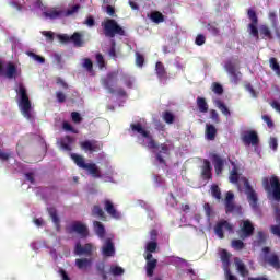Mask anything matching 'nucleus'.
I'll return each instance as SVG.
<instances>
[{"label": "nucleus", "mask_w": 280, "mask_h": 280, "mask_svg": "<svg viewBox=\"0 0 280 280\" xmlns=\"http://www.w3.org/2000/svg\"><path fill=\"white\" fill-rule=\"evenodd\" d=\"M80 8H81L80 4H75V5H72L68 10H63L65 19H67L69 16H73V14H78V12H80Z\"/></svg>", "instance_id": "c03bdc74"}, {"label": "nucleus", "mask_w": 280, "mask_h": 280, "mask_svg": "<svg viewBox=\"0 0 280 280\" xmlns=\"http://www.w3.org/2000/svg\"><path fill=\"white\" fill-rule=\"evenodd\" d=\"M74 253L75 255H85L86 257H91V255H93V245L91 243H86L82 246L81 243H77Z\"/></svg>", "instance_id": "a211bd4d"}, {"label": "nucleus", "mask_w": 280, "mask_h": 280, "mask_svg": "<svg viewBox=\"0 0 280 280\" xmlns=\"http://www.w3.org/2000/svg\"><path fill=\"white\" fill-rule=\"evenodd\" d=\"M84 25H88V27H95V18L89 15L84 22Z\"/></svg>", "instance_id": "338daca9"}, {"label": "nucleus", "mask_w": 280, "mask_h": 280, "mask_svg": "<svg viewBox=\"0 0 280 280\" xmlns=\"http://www.w3.org/2000/svg\"><path fill=\"white\" fill-rule=\"evenodd\" d=\"M224 69L229 73L230 80L231 82H233V84H237L240 80H242V72L237 70L235 63H233L232 61H226Z\"/></svg>", "instance_id": "9b49d317"}, {"label": "nucleus", "mask_w": 280, "mask_h": 280, "mask_svg": "<svg viewBox=\"0 0 280 280\" xmlns=\"http://www.w3.org/2000/svg\"><path fill=\"white\" fill-rule=\"evenodd\" d=\"M275 221L277 224H280V207L275 206Z\"/></svg>", "instance_id": "774afa93"}, {"label": "nucleus", "mask_w": 280, "mask_h": 280, "mask_svg": "<svg viewBox=\"0 0 280 280\" xmlns=\"http://www.w3.org/2000/svg\"><path fill=\"white\" fill-rule=\"evenodd\" d=\"M155 73L159 80H167V70H165V65H163V62L158 61L155 63Z\"/></svg>", "instance_id": "a878e982"}, {"label": "nucleus", "mask_w": 280, "mask_h": 280, "mask_svg": "<svg viewBox=\"0 0 280 280\" xmlns=\"http://www.w3.org/2000/svg\"><path fill=\"white\" fill-rule=\"evenodd\" d=\"M162 119L165 121V124H174L176 116L172 114L170 110H165L162 113Z\"/></svg>", "instance_id": "37998d69"}, {"label": "nucleus", "mask_w": 280, "mask_h": 280, "mask_svg": "<svg viewBox=\"0 0 280 280\" xmlns=\"http://www.w3.org/2000/svg\"><path fill=\"white\" fill-rule=\"evenodd\" d=\"M224 229L225 231H229V233H233V226L226 220L218 222L214 226V233L220 240H224Z\"/></svg>", "instance_id": "2eb2a0df"}, {"label": "nucleus", "mask_w": 280, "mask_h": 280, "mask_svg": "<svg viewBox=\"0 0 280 280\" xmlns=\"http://www.w3.org/2000/svg\"><path fill=\"white\" fill-rule=\"evenodd\" d=\"M80 145L85 152H100V150L104 148V144L97 140H85L81 142Z\"/></svg>", "instance_id": "4468645a"}, {"label": "nucleus", "mask_w": 280, "mask_h": 280, "mask_svg": "<svg viewBox=\"0 0 280 280\" xmlns=\"http://www.w3.org/2000/svg\"><path fill=\"white\" fill-rule=\"evenodd\" d=\"M94 231L101 240L106 236V228H104V224L100 221H94L93 222Z\"/></svg>", "instance_id": "c85d7f7f"}, {"label": "nucleus", "mask_w": 280, "mask_h": 280, "mask_svg": "<svg viewBox=\"0 0 280 280\" xmlns=\"http://www.w3.org/2000/svg\"><path fill=\"white\" fill-rule=\"evenodd\" d=\"M103 32L107 38H115V36H126L124 27L117 23L116 20L106 19L101 23Z\"/></svg>", "instance_id": "7ed1b4c3"}, {"label": "nucleus", "mask_w": 280, "mask_h": 280, "mask_svg": "<svg viewBox=\"0 0 280 280\" xmlns=\"http://www.w3.org/2000/svg\"><path fill=\"white\" fill-rule=\"evenodd\" d=\"M56 97H57V102H59V104H65V102H67V95L62 91H57Z\"/></svg>", "instance_id": "13d9d810"}, {"label": "nucleus", "mask_w": 280, "mask_h": 280, "mask_svg": "<svg viewBox=\"0 0 280 280\" xmlns=\"http://www.w3.org/2000/svg\"><path fill=\"white\" fill-rule=\"evenodd\" d=\"M212 170L211 162L209 160H203V165L201 166L202 180H211V178H213V174L211 173Z\"/></svg>", "instance_id": "aec40b11"}, {"label": "nucleus", "mask_w": 280, "mask_h": 280, "mask_svg": "<svg viewBox=\"0 0 280 280\" xmlns=\"http://www.w3.org/2000/svg\"><path fill=\"white\" fill-rule=\"evenodd\" d=\"M70 40L74 44V47H82L84 42L82 40V34L75 32L70 36Z\"/></svg>", "instance_id": "e433bc0d"}, {"label": "nucleus", "mask_w": 280, "mask_h": 280, "mask_svg": "<svg viewBox=\"0 0 280 280\" xmlns=\"http://www.w3.org/2000/svg\"><path fill=\"white\" fill-rule=\"evenodd\" d=\"M242 182L245 187V194L247 196L249 207H252V209H257L259 207V197L257 196V191H255V188L250 186V182H248L246 177H242Z\"/></svg>", "instance_id": "0eeeda50"}, {"label": "nucleus", "mask_w": 280, "mask_h": 280, "mask_svg": "<svg viewBox=\"0 0 280 280\" xmlns=\"http://www.w3.org/2000/svg\"><path fill=\"white\" fill-rule=\"evenodd\" d=\"M92 215L93 218H100L102 222H106L108 220L106 212H104V209H102V207L98 205L93 206Z\"/></svg>", "instance_id": "393cba45"}, {"label": "nucleus", "mask_w": 280, "mask_h": 280, "mask_svg": "<svg viewBox=\"0 0 280 280\" xmlns=\"http://www.w3.org/2000/svg\"><path fill=\"white\" fill-rule=\"evenodd\" d=\"M207 30L210 32V34H212V36H220V27H218V23H209L207 25Z\"/></svg>", "instance_id": "49530a36"}, {"label": "nucleus", "mask_w": 280, "mask_h": 280, "mask_svg": "<svg viewBox=\"0 0 280 280\" xmlns=\"http://www.w3.org/2000/svg\"><path fill=\"white\" fill-rule=\"evenodd\" d=\"M136 65L140 68L145 65V57H143V55H141L140 52H136Z\"/></svg>", "instance_id": "6e6d98bb"}, {"label": "nucleus", "mask_w": 280, "mask_h": 280, "mask_svg": "<svg viewBox=\"0 0 280 280\" xmlns=\"http://www.w3.org/2000/svg\"><path fill=\"white\" fill-rule=\"evenodd\" d=\"M83 69L88 71V73L95 75V70H93V61L90 58H84L82 63Z\"/></svg>", "instance_id": "58836bf2"}, {"label": "nucleus", "mask_w": 280, "mask_h": 280, "mask_svg": "<svg viewBox=\"0 0 280 280\" xmlns=\"http://www.w3.org/2000/svg\"><path fill=\"white\" fill-rule=\"evenodd\" d=\"M69 233H77L82 240L89 235V226L80 221H73L68 228Z\"/></svg>", "instance_id": "9d476101"}, {"label": "nucleus", "mask_w": 280, "mask_h": 280, "mask_svg": "<svg viewBox=\"0 0 280 280\" xmlns=\"http://www.w3.org/2000/svg\"><path fill=\"white\" fill-rule=\"evenodd\" d=\"M130 128L132 132H137L138 135H141V137L147 139V147L149 148V150H159L160 148V150L155 152V161H158L160 165L167 166V162L165 161V158H163V154L165 156H170V145H167L166 143H162L159 145V142H156L152 133H150V130H145L141 122L131 124Z\"/></svg>", "instance_id": "f257e3e1"}, {"label": "nucleus", "mask_w": 280, "mask_h": 280, "mask_svg": "<svg viewBox=\"0 0 280 280\" xmlns=\"http://www.w3.org/2000/svg\"><path fill=\"white\" fill-rule=\"evenodd\" d=\"M62 128H63V130H66L67 132H73V135H78V130H75V129L73 128V126H71V124H69V122H67V121H63Z\"/></svg>", "instance_id": "bf43d9fd"}, {"label": "nucleus", "mask_w": 280, "mask_h": 280, "mask_svg": "<svg viewBox=\"0 0 280 280\" xmlns=\"http://www.w3.org/2000/svg\"><path fill=\"white\" fill-rule=\"evenodd\" d=\"M262 253L265 264H268V266H271V268H275V270H280L279 255H277V253L270 254V247H262Z\"/></svg>", "instance_id": "1a4fd4ad"}, {"label": "nucleus", "mask_w": 280, "mask_h": 280, "mask_svg": "<svg viewBox=\"0 0 280 280\" xmlns=\"http://www.w3.org/2000/svg\"><path fill=\"white\" fill-rule=\"evenodd\" d=\"M96 270L103 280H108V275L106 273V265L104 262H98L96 265Z\"/></svg>", "instance_id": "a18cd8bd"}, {"label": "nucleus", "mask_w": 280, "mask_h": 280, "mask_svg": "<svg viewBox=\"0 0 280 280\" xmlns=\"http://www.w3.org/2000/svg\"><path fill=\"white\" fill-rule=\"evenodd\" d=\"M261 118L264 121H266L268 128H275V122L272 121V118H270V116L262 115Z\"/></svg>", "instance_id": "0e129e2a"}, {"label": "nucleus", "mask_w": 280, "mask_h": 280, "mask_svg": "<svg viewBox=\"0 0 280 280\" xmlns=\"http://www.w3.org/2000/svg\"><path fill=\"white\" fill-rule=\"evenodd\" d=\"M152 254H147L145 259H147V276L149 277H154V270H156V265L159 264V260L155 258H152Z\"/></svg>", "instance_id": "6ab92c4d"}, {"label": "nucleus", "mask_w": 280, "mask_h": 280, "mask_svg": "<svg viewBox=\"0 0 280 280\" xmlns=\"http://www.w3.org/2000/svg\"><path fill=\"white\" fill-rule=\"evenodd\" d=\"M231 244L232 248H234L235 250H244L246 246L243 240H233Z\"/></svg>", "instance_id": "8fccbe9b"}, {"label": "nucleus", "mask_w": 280, "mask_h": 280, "mask_svg": "<svg viewBox=\"0 0 280 280\" xmlns=\"http://www.w3.org/2000/svg\"><path fill=\"white\" fill-rule=\"evenodd\" d=\"M71 159L74 161L75 165L78 167H81V170H85L89 163L84 162V158L82 155H79L77 153H71Z\"/></svg>", "instance_id": "7c9ffc66"}, {"label": "nucleus", "mask_w": 280, "mask_h": 280, "mask_svg": "<svg viewBox=\"0 0 280 280\" xmlns=\"http://www.w3.org/2000/svg\"><path fill=\"white\" fill-rule=\"evenodd\" d=\"M225 213H233L234 211H240V206L235 205V194L233 191H228L224 198Z\"/></svg>", "instance_id": "ddd939ff"}, {"label": "nucleus", "mask_w": 280, "mask_h": 280, "mask_svg": "<svg viewBox=\"0 0 280 280\" xmlns=\"http://www.w3.org/2000/svg\"><path fill=\"white\" fill-rule=\"evenodd\" d=\"M47 19H65V10L52 8L49 11L44 12Z\"/></svg>", "instance_id": "5701e85b"}, {"label": "nucleus", "mask_w": 280, "mask_h": 280, "mask_svg": "<svg viewBox=\"0 0 280 280\" xmlns=\"http://www.w3.org/2000/svg\"><path fill=\"white\" fill-rule=\"evenodd\" d=\"M262 187L267 194H272L273 200L280 202V180L279 177L272 175L270 178H262Z\"/></svg>", "instance_id": "39448f33"}, {"label": "nucleus", "mask_w": 280, "mask_h": 280, "mask_svg": "<svg viewBox=\"0 0 280 280\" xmlns=\"http://www.w3.org/2000/svg\"><path fill=\"white\" fill-rule=\"evenodd\" d=\"M73 141H74L73 137L65 136L59 139V145L61 150H63L65 152H71V150H73L71 148V144L73 143Z\"/></svg>", "instance_id": "412c9836"}, {"label": "nucleus", "mask_w": 280, "mask_h": 280, "mask_svg": "<svg viewBox=\"0 0 280 280\" xmlns=\"http://www.w3.org/2000/svg\"><path fill=\"white\" fill-rule=\"evenodd\" d=\"M237 235L241 240L253 237V235H255V225H253V222H250V220L242 221L237 230Z\"/></svg>", "instance_id": "6e6552de"}, {"label": "nucleus", "mask_w": 280, "mask_h": 280, "mask_svg": "<svg viewBox=\"0 0 280 280\" xmlns=\"http://www.w3.org/2000/svg\"><path fill=\"white\" fill-rule=\"evenodd\" d=\"M103 207H104L106 213H108V215H110V218H114V220H119L121 218V213H119L117 211V209L115 208V203H113V201H110V199H105L103 201Z\"/></svg>", "instance_id": "f3484780"}, {"label": "nucleus", "mask_w": 280, "mask_h": 280, "mask_svg": "<svg viewBox=\"0 0 280 280\" xmlns=\"http://www.w3.org/2000/svg\"><path fill=\"white\" fill-rule=\"evenodd\" d=\"M84 170L89 172L92 178H102V171H100V167H97V164L88 163V166H85Z\"/></svg>", "instance_id": "b1692460"}, {"label": "nucleus", "mask_w": 280, "mask_h": 280, "mask_svg": "<svg viewBox=\"0 0 280 280\" xmlns=\"http://www.w3.org/2000/svg\"><path fill=\"white\" fill-rule=\"evenodd\" d=\"M241 139L244 145H259V135L255 130L245 131Z\"/></svg>", "instance_id": "f8f14e48"}, {"label": "nucleus", "mask_w": 280, "mask_h": 280, "mask_svg": "<svg viewBox=\"0 0 280 280\" xmlns=\"http://www.w3.org/2000/svg\"><path fill=\"white\" fill-rule=\"evenodd\" d=\"M269 67L270 69H272V71H275L276 75L280 78V65H279V61H277V58L271 57L269 59Z\"/></svg>", "instance_id": "4c0bfd02"}, {"label": "nucleus", "mask_w": 280, "mask_h": 280, "mask_svg": "<svg viewBox=\"0 0 280 280\" xmlns=\"http://www.w3.org/2000/svg\"><path fill=\"white\" fill-rule=\"evenodd\" d=\"M215 135H218V129L213 125H206V138L208 141H215Z\"/></svg>", "instance_id": "c756f323"}, {"label": "nucleus", "mask_w": 280, "mask_h": 280, "mask_svg": "<svg viewBox=\"0 0 280 280\" xmlns=\"http://www.w3.org/2000/svg\"><path fill=\"white\" fill-rule=\"evenodd\" d=\"M270 233L280 240V223L270 226Z\"/></svg>", "instance_id": "4d7b16f0"}, {"label": "nucleus", "mask_w": 280, "mask_h": 280, "mask_svg": "<svg viewBox=\"0 0 280 280\" xmlns=\"http://www.w3.org/2000/svg\"><path fill=\"white\" fill-rule=\"evenodd\" d=\"M117 82V72H109L105 79H103L102 84L108 93L112 95H118V97H126L127 93L124 88L115 89Z\"/></svg>", "instance_id": "20e7f679"}, {"label": "nucleus", "mask_w": 280, "mask_h": 280, "mask_svg": "<svg viewBox=\"0 0 280 280\" xmlns=\"http://www.w3.org/2000/svg\"><path fill=\"white\" fill-rule=\"evenodd\" d=\"M91 264H93L92 259L89 258H77L75 266L79 270H84L86 268H91Z\"/></svg>", "instance_id": "cd10ccee"}, {"label": "nucleus", "mask_w": 280, "mask_h": 280, "mask_svg": "<svg viewBox=\"0 0 280 280\" xmlns=\"http://www.w3.org/2000/svg\"><path fill=\"white\" fill-rule=\"evenodd\" d=\"M247 16L250 21V23L247 25V31L249 34L255 38L256 40H259V33L262 36V38H268L269 40H272V32L270 31V27L268 25H259V18L257 16V12L254 11V9L247 10Z\"/></svg>", "instance_id": "f03ea898"}, {"label": "nucleus", "mask_w": 280, "mask_h": 280, "mask_svg": "<svg viewBox=\"0 0 280 280\" xmlns=\"http://www.w3.org/2000/svg\"><path fill=\"white\" fill-rule=\"evenodd\" d=\"M71 119L74 124H80L82 121V116L78 112H72Z\"/></svg>", "instance_id": "e2e57ef3"}, {"label": "nucleus", "mask_w": 280, "mask_h": 280, "mask_svg": "<svg viewBox=\"0 0 280 280\" xmlns=\"http://www.w3.org/2000/svg\"><path fill=\"white\" fill-rule=\"evenodd\" d=\"M269 147L273 152H277V148H279V142L277 141V138H270L269 140Z\"/></svg>", "instance_id": "69168bd1"}, {"label": "nucleus", "mask_w": 280, "mask_h": 280, "mask_svg": "<svg viewBox=\"0 0 280 280\" xmlns=\"http://www.w3.org/2000/svg\"><path fill=\"white\" fill-rule=\"evenodd\" d=\"M27 56H30V58H33V60H35L36 62H39V65H45V58L40 57V55H36L33 51H28Z\"/></svg>", "instance_id": "603ef678"}, {"label": "nucleus", "mask_w": 280, "mask_h": 280, "mask_svg": "<svg viewBox=\"0 0 280 280\" xmlns=\"http://www.w3.org/2000/svg\"><path fill=\"white\" fill-rule=\"evenodd\" d=\"M103 255L104 257H113L115 255V244L110 238H107L105 241V244L103 245Z\"/></svg>", "instance_id": "4be33fe9"}, {"label": "nucleus", "mask_w": 280, "mask_h": 280, "mask_svg": "<svg viewBox=\"0 0 280 280\" xmlns=\"http://www.w3.org/2000/svg\"><path fill=\"white\" fill-rule=\"evenodd\" d=\"M150 19L153 23H163L165 21V15L161 13L160 11H153L150 15Z\"/></svg>", "instance_id": "c9c22d12"}, {"label": "nucleus", "mask_w": 280, "mask_h": 280, "mask_svg": "<svg viewBox=\"0 0 280 280\" xmlns=\"http://www.w3.org/2000/svg\"><path fill=\"white\" fill-rule=\"evenodd\" d=\"M197 108H199V113H209V104L205 97H197Z\"/></svg>", "instance_id": "473e14b6"}, {"label": "nucleus", "mask_w": 280, "mask_h": 280, "mask_svg": "<svg viewBox=\"0 0 280 280\" xmlns=\"http://www.w3.org/2000/svg\"><path fill=\"white\" fill-rule=\"evenodd\" d=\"M122 82L127 86V89H132V78H130L128 74H125L122 77Z\"/></svg>", "instance_id": "680f3d73"}, {"label": "nucleus", "mask_w": 280, "mask_h": 280, "mask_svg": "<svg viewBox=\"0 0 280 280\" xmlns=\"http://www.w3.org/2000/svg\"><path fill=\"white\" fill-rule=\"evenodd\" d=\"M230 183H233V185H237L240 183V173L237 172V166H234L232 171L230 172Z\"/></svg>", "instance_id": "79ce46f5"}, {"label": "nucleus", "mask_w": 280, "mask_h": 280, "mask_svg": "<svg viewBox=\"0 0 280 280\" xmlns=\"http://www.w3.org/2000/svg\"><path fill=\"white\" fill-rule=\"evenodd\" d=\"M236 270L240 272L241 277H248L249 271L246 268V265L242 260H235Z\"/></svg>", "instance_id": "72a5a7b5"}, {"label": "nucleus", "mask_w": 280, "mask_h": 280, "mask_svg": "<svg viewBox=\"0 0 280 280\" xmlns=\"http://www.w3.org/2000/svg\"><path fill=\"white\" fill-rule=\"evenodd\" d=\"M147 252L152 255V253H156V249L159 248V243L156 241H150L147 243Z\"/></svg>", "instance_id": "09e8293b"}, {"label": "nucleus", "mask_w": 280, "mask_h": 280, "mask_svg": "<svg viewBox=\"0 0 280 280\" xmlns=\"http://www.w3.org/2000/svg\"><path fill=\"white\" fill-rule=\"evenodd\" d=\"M212 91L217 95H222V93H224V88L222 86V84L214 82L212 83Z\"/></svg>", "instance_id": "864d4df0"}, {"label": "nucleus", "mask_w": 280, "mask_h": 280, "mask_svg": "<svg viewBox=\"0 0 280 280\" xmlns=\"http://www.w3.org/2000/svg\"><path fill=\"white\" fill-rule=\"evenodd\" d=\"M48 213H49L54 224H56V226H60V218H58V210H56V208L51 207V208H48Z\"/></svg>", "instance_id": "ea45409f"}, {"label": "nucleus", "mask_w": 280, "mask_h": 280, "mask_svg": "<svg viewBox=\"0 0 280 280\" xmlns=\"http://www.w3.org/2000/svg\"><path fill=\"white\" fill-rule=\"evenodd\" d=\"M221 260L225 266H230V264H231V254H229V252H226V249H223L221 252Z\"/></svg>", "instance_id": "3c124183"}, {"label": "nucleus", "mask_w": 280, "mask_h": 280, "mask_svg": "<svg viewBox=\"0 0 280 280\" xmlns=\"http://www.w3.org/2000/svg\"><path fill=\"white\" fill-rule=\"evenodd\" d=\"M268 242V234L264 231H258L255 241L253 242L254 246H264Z\"/></svg>", "instance_id": "bb28decb"}, {"label": "nucleus", "mask_w": 280, "mask_h": 280, "mask_svg": "<svg viewBox=\"0 0 280 280\" xmlns=\"http://www.w3.org/2000/svg\"><path fill=\"white\" fill-rule=\"evenodd\" d=\"M96 65H98V69H106V60L104 59V56L102 52L96 54Z\"/></svg>", "instance_id": "de8ad7c7"}, {"label": "nucleus", "mask_w": 280, "mask_h": 280, "mask_svg": "<svg viewBox=\"0 0 280 280\" xmlns=\"http://www.w3.org/2000/svg\"><path fill=\"white\" fill-rule=\"evenodd\" d=\"M211 196L215 200H222V190L220 189V186L218 184H213L210 187Z\"/></svg>", "instance_id": "f704fd0d"}, {"label": "nucleus", "mask_w": 280, "mask_h": 280, "mask_svg": "<svg viewBox=\"0 0 280 280\" xmlns=\"http://www.w3.org/2000/svg\"><path fill=\"white\" fill-rule=\"evenodd\" d=\"M205 43H207V37H205L202 34L197 35L195 44L198 45V47H201V45H205Z\"/></svg>", "instance_id": "052dcab7"}, {"label": "nucleus", "mask_w": 280, "mask_h": 280, "mask_svg": "<svg viewBox=\"0 0 280 280\" xmlns=\"http://www.w3.org/2000/svg\"><path fill=\"white\" fill-rule=\"evenodd\" d=\"M210 159L212 161V164L214 165V172L217 176H220L222 172H224V165L226 163V160L222 159L218 153H212L210 155Z\"/></svg>", "instance_id": "dca6fc26"}, {"label": "nucleus", "mask_w": 280, "mask_h": 280, "mask_svg": "<svg viewBox=\"0 0 280 280\" xmlns=\"http://www.w3.org/2000/svg\"><path fill=\"white\" fill-rule=\"evenodd\" d=\"M110 273L114 277H119V276L124 275V268H121L119 266H112L110 267Z\"/></svg>", "instance_id": "5fc2aeb1"}, {"label": "nucleus", "mask_w": 280, "mask_h": 280, "mask_svg": "<svg viewBox=\"0 0 280 280\" xmlns=\"http://www.w3.org/2000/svg\"><path fill=\"white\" fill-rule=\"evenodd\" d=\"M214 104L217 108H219V110L222 113V115H224V117H231V110L229 109L226 104L222 102V100H217Z\"/></svg>", "instance_id": "2f4dec72"}, {"label": "nucleus", "mask_w": 280, "mask_h": 280, "mask_svg": "<svg viewBox=\"0 0 280 280\" xmlns=\"http://www.w3.org/2000/svg\"><path fill=\"white\" fill-rule=\"evenodd\" d=\"M16 93L20 96L19 106L24 117H31L32 102L30 101V95H27V89L25 88V85L20 84Z\"/></svg>", "instance_id": "423d86ee"}, {"label": "nucleus", "mask_w": 280, "mask_h": 280, "mask_svg": "<svg viewBox=\"0 0 280 280\" xmlns=\"http://www.w3.org/2000/svg\"><path fill=\"white\" fill-rule=\"evenodd\" d=\"M5 75L7 78H9V80H12V78H16V66H14V63H8Z\"/></svg>", "instance_id": "a19ab883"}]
</instances>
